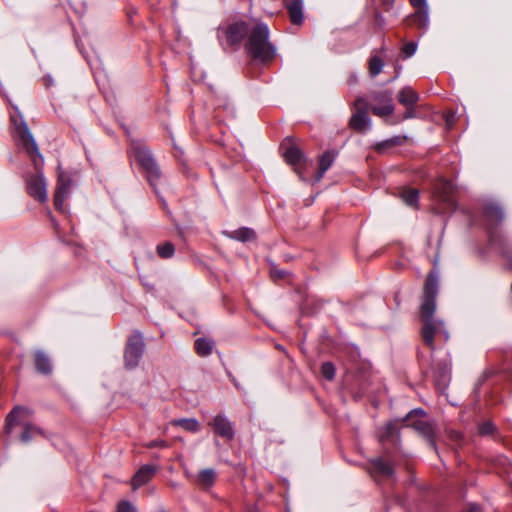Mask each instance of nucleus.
I'll list each match as a JSON object with an SVG mask.
<instances>
[{"mask_svg": "<svg viewBox=\"0 0 512 512\" xmlns=\"http://www.w3.org/2000/svg\"><path fill=\"white\" fill-rule=\"evenodd\" d=\"M367 103L363 98H359L355 101V107L357 111L352 115L350 119V126L358 131L364 132L370 128L371 120L366 110Z\"/></svg>", "mask_w": 512, "mask_h": 512, "instance_id": "nucleus-9", "label": "nucleus"}, {"mask_svg": "<svg viewBox=\"0 0 512 512\" xmlns=\"http://www.w3.org/2000/svg\"><path fill=\"white\" fill-rule=\"evenodd\" d=\"M410 3L416 9H421V8H426L427 7L426 0H410Z\"/></svg>", "mask_w": 512, "mask_h": 512, "instance_id": "nucleus-37", "label": "nucleus"}, {"mask_svg": "<svg viewBox=\"0 0 512 512\" xmlns=\"http://www.w3.org/2000/svg\"><path fill=\"white\" fill-rule=\"evenodd\" d=\"M401 199L403 202L411 207H417L418 199H419V192L415 188H407L404 189L400 194Z\"/></svg>", "mask_w": 512, "mask_h": 512, "instance_id": "nucleus-23", "label": "nucleus"}, {"mask_svg": "<svg viewBox=\"0 0 512 512\" xmlns=\"http://www.w3.org/2000/svg\"><path fill=\"white\" fill-rule=\"evenodd\" d=\"M418 100V93L410 86L403 87L398 93V101L405 107L415 106Z\"/></svg>", "mask_w": 512, "mask_h": 512, "instance_id": "nucleus-14", "label": "nucleus"}, {"mask_svg": "<svg viewBox=\"0 0 512 512\" xmlns=\"http://www.w3.org/2000/svg\"><path fill=\"white\" fill-rule=\"evenodd\" d=\"M215 346V342L207 338H198L195 341V350L199 356L206 357L210 355Z\"/></svg>", "mask_w": 512, "mask_h": 512, "instance_id": "nucleus-20", "label": "nucleus"}, {"mask_svg": "<svg viewBox=\"0 0 512 512\" xmlns=\"http://www.w3.org/2000/svg\"><path fill=\"white\" fill-rule=\"evenodd\" d=\"M417 50V44L415 42H409L404 45L402 51L405 54V57H411L415 54Z\"/></svg>", "mask_w": 512, "mask_h": 512, "instance_id": "nucleus-34", "label": "nucleus"}, {"mask_svg": "<svg viewBox=\"0 0 512 512\" xmlns=\"http://www.w3.org/2000/svg\"><path fill=\"white\" fill-rule=\"evenodd\" d=\"M415 106L406 107V112L404 113V119H411L415 117Z\"/></svg>", "mask_w": 512, "mask_h": 512, "instance_id": "nucleus-38", "label": "nucleus"}, {"mask_svg": "<svg viewBox=\"0 0 512 512\" xmlns=\"http://www.w3.org/2000/svg\"><path fill=\"white\" fill-rule=\"evenodd\" d=\"M438 293V274L430 272L426 278L423 299L420 307V320L422 323L421 336L423 342L433 351L435 349L434 341L439 340L446 343L449 339V333L444 322L435 317L436 296Z\"/></svg>", "mask_w": 512, "mask_h": 512, "instance_id": "nucleus-2", "label": "nucleus"}, {"mask_svg": "<svg viewBox=\"0 0 512 512\" xmlns=\"http://www.w3.org/2000/svg\"><path fill=\"white\" fill-rule=\"evenodd\" d=\"M384 66L383 60L378 56H373L369 60V73L372 77L381 73Z\"/></svg>", "mask_w": 512, "mask_h": 512, "instance_id": "nucleus-28", "label": "nucleus"}, {"mask_svg": "<svg viewBox=\"0 0 512 512\" xmlns=\"http://www.w3.org/2000/svg\"><path fill=\"white\" fill-rule=\"evenodd\" d=\"M388 2H391V3H392V2H393V0H389Z\"/></svg>", "mask_w": 512, "mask_h": 512, "instance_id": "nucleus-42", "label": "nucleus"}, {"mask_svg": "<svg viewBox=\"0 0 512 512\" xmlns=\"http://www.w3.org/2000/svg\"><path fill=\"white\" fill-rule=\"evenodd\" d=\"M414 22L421 28H426L429 22L428 7L417 9L413 15Z\"/></svg>", "mask_w": 512, "mask_h": 512, "instance_id": "nucleus-27", "label": "nucleus"}, {"mask_svg": "<svg viewBox=\"0 0 512 512\" xmlns=\"http://www.w3.org/2000/svg\"><path fill=\"white\" fill-rule=\"evenodd\" d=\"M175 248L171 242H165L157 246V253L163 259L171 258L174 255Z\"/></svg>", "mask_w": 512, "mask_h": 512, "instance_id": "nucleus-29", "label": "nucleus"}, {"mask_svg": "<svg viewBox=\"0 0 512 512\" xmlns=\"http://www.w3.org/2000/svg\"><path fill=\"white\" fill-rule=\"evenodd\" d=\"M287 272L285 270H273L272 276L277 278H284Z\"/></svg>", "mask_w": 512, "mask_h": 512, "instance_id": "nucleus-39", "label": "nucleus"}, {"mask_svg": "<svg viewBox=\"0 0 512 512\" xmlns=\"http://www.w3.org/2000/svg\"><path fill=\"white\" fill-rule=\"evenodd\" d=\"M145 344L140 332L133 333L127 340L124 350V365L127 369H133L138 366Z\"/></svg>", "mask_w": 512, "mask_h": 512, "instance_id": "nucleus-7", "label": "nucleus"}, {"mask_svg": "<svg viewBox=\"0 0 512 512\" xmlns=\"http://www.w3.org/2000/svg\"><path fill=\"white\" fill-rule=\"evenodd\" d=\"M131 151L137 163L146 172L150 185L155 189L161 172L150 150L142 143L132 142Z\"/></svg>", "mask_w": 512, "mask_h": 512, "instance_id": "nucleus-5", "label": "nucleus"}, {"mask_svg": "<svg viewBox=\"0 0 512 512\" xmlns=\"http://www.w3.org/2000/svg\"><path fill=\"white\" fill-rule=\"evenodd\" d=\"M216 434L223 438L232 439L234 436L233 425L224 415H217L210 423Z\"/></svg>", "mask_w": 512, "mask_h": 512, "instance_id": "nucleus-11", "label": "nucleus"}, {"mask_svg": "<svg viewBox=\"0 0 512 512\" xmlns=\"http://www.w3.org/2000/svg\"><path fill=\"white\" fill-rule=\"evenodd\" d=\"M227 236L231 239H234V240H237L240 242L252 241L256 237L254 230L247 228V227H242L237 230L231 231V232L227 233Z\"/></svg>", "mask_w": 512, "mask_h": 512, "instance_id": "nucleus-19", "label": "nucleus"}, {"mask_svg": "<svg viewBox=\"0 0 512 512\" xmlns=\"http://www.w3.org/2000/svg\"><path fill=\"white\" fill-rule=\"evenodd\" d=\"M372 465L375 473L379 475L391 477L394 474L393 465L390 462L383 460L382 458H376L372 460Z\"/></svg>", "mask_w": 512, "mask_h": 512, "instance_id": "nucleus-18", "label": "nucleus"}, {"mask_svg": "<svg viewBox=\"0 0 512 512\" xmlns=\"http://www.w3.org/2000/svg\"><path fill=\"white\" fill-rule=\"evenodd\" d=\"M450 379V368L444 363L440 365L437 371V383L445 386Z\"/></svg>", "mask_w": 512, "mask_h": 512, "instance_id": "nucleus-30", "label": "nucleus"}, {"mask_svg": "<svg viewBox=\"0 0 512 512\" xmlns=\"http://www.w3.org/2000/svg\"><path fill=\"white\" fill-rule=\"evenodd\" d=\"M321 374L327 380H332L335 376V366L332 362H324L321 366Z\"/></svg>", "mask_w": 512, "mask_h": 512, "instance_id": "nucleus-31", "label": "nucleus"}, {"mask_svg": "<svg viewBox=\"0 0 512 512\" xmlns=\"http://www.w3.org/2000/svg\"><path fill=\"white\" fill-rule=\"evenodd\" d=\"M216 479V472L212 468L201 470L197 475V483L204 489L210 488Z\"/></svg>", "mask_w": 512, "mask_h": 512, "instance_id": "nucleus-17", "label": "nucleus"}, {"mask_svg": "<svg viewBox=\"0 0 512 512\" xmlns=\"http://www.w3.org/2000/svg\"><path fill=\"white\" fill-rule=\"evenodd\" d=\"M285 8L288 10L289 18L292 24L300 25L304 20L303 0H282Z\"/></svg>", "mask_w": 512, "mask_h": 512, "instance_id": "nucleus-13", "label": "nucleus"}, {"mask_svg": "<svg viewBox=\"0 0 512 512\" xmlns=\"http://www.w3.org/2000/svg\"><path fill=\"white\" fill-rule=\"evenodd\" d=\"M71 186V177L66 172L60 170L58 172V184L54 195V205L57 210H64V201L69 195Z\"/></svg>", "mask_w": 512, "mask_h": 512, "instance_id": "nucleus-10", "label": "nucleus"}, {"mask_svg": "<svg viewBox=\"0 0 512 512\" xmlns=\"http://www.w3.org/2000/svg\"><path fill=\"white\" fill-rule=\"evenodd\" d=\"M157 471L154 465H143L134 475L131 480V486L133 490H137L139 487L148 483Z\"/></svg>", "mask_w": 512, "mask_h": 512, "instance_id": "nucleus-12", "label": "nucleus"}, {"mask_svg": "<svg viewBox=\"0 0 512 512\" xmlns=\"http://www.w3.org/2000/svg\"><path fill=\"white\" fill-rule=\"evenodd\" d=\"M32 415L33 411L28 407L15 406L6 416V433L10 434L16 425H20L23 429L20 440L23 443H28L37 436H44V431L30 421Z\"/></svg>", "mask_w": 512, "mask_h": 512, "instance_id": "nucleus-4", "label": "nucleus"}, {"mask_svg": "<svg viewBox=\"0 0 512 512\" xmlns=\"http://www.w3.org/2000/svg\"><path fill=\"white\" fill-rule=\"evenodd\" d=\"M468 512H480V508L477 505L473 504L469 507Z\"/></svg>", "mask_w": 512, "mask_h": 512, "instance_id": "nucleus-40", "label": "nucleus"}, {"mask_svg": "<svg viewBox=\"0 0 512 512\" xmlns=\"http://www.w3.org/2000/svg\"><path fill=\"white\" fill-rule=\"evenodd\" d=\"M397 428L394 422H388L383 427L379 429L378 438L379 441L384 443L386 441H390L396 436Z\"/></svg>", "mask_w": 512, "mask_h": 512, "instance_id": "nucleus-22", "label": "nucleus"}, {"mask_svg": "<svg viewBox=\"0 0 512 512\" xmlns=\"http://www.w3.org/2000/svg\"><path fill=\"white\" fill-rule=\"evenodd\" d=\"M15 111L19 113L18 109ZM10 116L11 123L14 128V138L19 146H21L33 161L36 173L27 178V192L35 200L44 203L47 200V183L40 171L43 164V157L39 152L35 139L33 138L26 122L21 115Z\"/></svg>", "mask_w": 512, "mask_h": 512, "instance_id": "nucleus-1", "label": "nucleus"}, {"mask_svg": "<svg viewBox=\"0 0 512 512\" xmlns=\"http://www.w3.org/2000/svg\"><path fill=\"white\" fill-rule=\"evenodd\" d=\"M250 26L243 20H232L219 26L217 36L221 39L223 36L229 46L239 45L245 37H248Z\"/></svg>", "mask_w": 512, "mask_h": 512, "instance_id": "nucleus-6", "label": "nucleus"}, {"mask_svg": "<svg viewBox=\"0 0 512 512\" xmlns=\"http://www.w3.org/2000/svg\"><path fill=\"white\" fill-rule=\"evenodd\" d=\"M484 214L485 218L490 222L501 221L504 217L502 209L496 204L487 205Z\"/></svg>", "mask_w": 512, "mask_h": 512, "instance_id": "nucleus-25", "label": "nucleus"}, {"mask_svg": "<svg viewBox=\"0 0 512 512\" xmlns=\"http://www.w3.org/2000/svg\"><path fill=\"white\" fill-rule=\"evenodd\" d=\"M413 428L418 431L425 438L429 439L431 444L433 445L432 438L434 435V428L431 423L426 420H417L412 423Z\"/></svg>", "mask_w": 512, "mask_h": 512, "instance_id": "nucleus-21", "label": "nucleus"}, {"mask_svg": "<svg viewBox=\"0 0 512 512\" xmlns=\"http://www.w3.org/2000/svg\"><path fill=\"white\" fill-rule=\"evenodd\" d=\"M494 431V425L491 422H485L479 427V432L482 435L491 434Z\"/></svg>", "mask_w": 512, "mask_h": 512, "instance_id": "nucleus-35", "label": "nucleus"}, {"mask_svg": "<svg viewBox=\"0 0 512 512\" xmlns=\"http://www.w3.org/2000/svg\"><path fill=\"white\" fill-rule=\"evenodd\" d=\"M146 447L147 448H155V447L166 448V447H168V444L164 440H153V441H150L149 443H147Z\"/></svg>", "mask_w": 512, "mask_h": 512, "instance_id": "nucleus-36", "label": "nucleus"}, {"mask_svg": "<svg viewBox=\"0 0 512 512\" xmlns=\"http://www.w3.org/2000/svg\"><path fill=\"white\" fill-rule=\"evenodd\" d=\"M402 142V139L401 137H394L392 139H388L380 144H378V150L381 151L382 149L386 148V147H391V146H394V145H398Z\"/></svg>", "mask_w": 512, "mask_h": 512, "instance_id": "nucleus-33", "label": "nucleus"}, {"mask_svg": "<svg viewBox=\"0 0 512 512\" xmlns=\"http://www.w3.org/2000/svg\"><path fill=\"white\" fill-rule=\"evenodd\" d=\"M173 425L180 426L183 429L190 432H198L200 430V425L198 421L194 418H183L172 421Z\"/></svg>", "mask_w": 512, "mask_h": 512, "instance_id": "nucleus-26", "label": "nucleus"}, {"mask_svg": "<svg viewBox=\"0 0 512 512\" xmlns=\"http://www.w3.org/2000/svg\"><path fill=\"white\" fill-rule=\"evenodd\" d=\"M34 362L39 373L48 375L52 372L51 360L44 351L38 350L35 352Z\"/></svg>", "mask_w": 512, "mask_h": 512, "instance_id": "nucleus-15", "label": "nucleus"}, {"mask_svg": "<svg viewBox=\"0 0 512 512\" xmlns=\"http://www.w3.org/2000/svg\"><path fill=\"white\" fill-rule=\"evenodd\" d=\"M117 512H137V509L129 501H120L117 506Z\"/></svg>", "mask_w": 512, "mask_h": 512, "instance_id": "nucleus-32", "label": "nucleus"}, {"mask_svg": "<svg viewBox=\"0 0 512 512\" xmlns=\"http://www.w3.org/2000/svg\"><path fill=\"white\" fill-rule=\"evenodd\" d=\"M370 109L378 117H386L394 112L393 93L390 90L374 92L370 96Z\"/></svg>", "mask_w": 512, "mask_h": 512, "instance_id": "nucleus-8", "label": "nucleus"}, {"mask_svg": "<svg viewBox=\"0 0 512 512\" xmlns=\"http://www.w3.org/2000/svg\"><path fill=\"white\" fill-rule=\"evenodd\" d=\"M336 158V153L333 151H326L319 160V169L315 176V181L319 182L326 171L332 166L334 160Z\"/></svg>", "mask_w": 512, "mask_h": 512, "instance_id": "nucleus-16", "label": "nucleus"}, {"mask_svg": "<svg viewBox=\"0 0 512 512\" xmlns=\"http://www.w3.org/2000/svg\"><path fill=\"white\" fill-rule=\"evenodd\" d=\"M269 35L266 24L258 22L251 26L245 45L248 55L262 63L271 61L275 57L276 49L269 41Z\"/></svg>", "mask_w": 512, "mask_h": 512, "instance_id": "nucleus-3", "label": "nucleus"}, {"mask_svg": "<svg viewBox=\"0 0 512 512\" xmlns=\"http://www.w3.org/2000/svg\"><path fill=\"white\" fill-rule=\"evenodd\" d=\"M285 160L290 165L296 166L302 160L303 154L301 150L295 146H291L286 149L284 153Z\"/></svg>", "mask_w": 512, "mask_h": 512, "instance_id": "nucleus-24", "label": "nucleus"}, {"mask_svg": "<svg viewBox=\"0 0 512 512\" xmlns=\"http://www.w3.org/2000/svg\"><path fill=\"white\" fill-rule=\"evenodd\" d=\"M412 413H417V414H423V410L419 409V410H414V411H411L409 414H408V418H410L411 414Z\"/></svg>", "mask_w": 512, "mask_h": 512, "instance_id": "nucleus-41", "label": "nucleus"}]
</instances>
